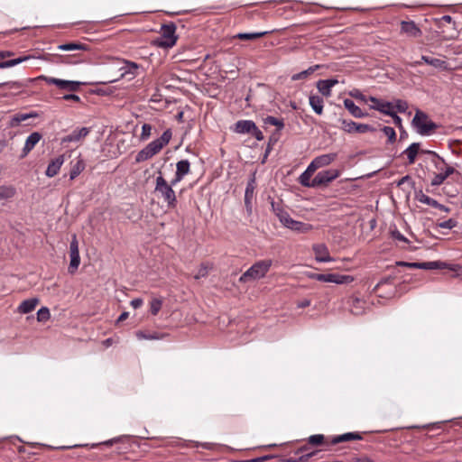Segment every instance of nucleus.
Returning <instances> with one entry per match:
<instances>
[{"instance_id": "obj_1", "label": "nucleus", "mask_w": 462, "mask_h": 462, "mask_svg": "<svg viewBox=\"0 0 462 462\" xmlns=\"http://www.w3.org/2000/svg\"><path fill=\"white\" fill-rule=\"evenodd\" d=\"M172 136L171 129H167L163 132L160 138L148 143L143 149H142L135 157L136 162H142L153 157L159 153L161 150L169 143Z\"/></svg>"}, {"instance_id": "obj_2", "label": "nucleus", "mask_w": 462, "mask_h": 462, "mask_svg": "<svg viewBox=\"0 0 462 462\" xmlns=\"http://www.w3.org/2000/svg\"><path fill=\"white\" fill-rule=\"evenodd\" d=\"M155 182L154 191L161 195L169 208H174L177 205V198L172 189L174 185H171V182L169 184L162 172H159Z\"/></svg>"}, {"instance_id": "obj_3", "label": "nucleus", "mask_w": 462, "mask_h": 462, "mask_svg": "<svg viewBox=\"0 0 462 462\" xmlns=\"http://www.w3.org/2000/svg\"><path fill=\"white\" fill-rule=\"evenodd\" d=\"M272 263V260H261L256 262L240 276L239 282H247L264 277L270 270Z\"/></svg>"}, {"instance_id": "obj_4", "label": "nucleus", "mask_w": 462, "mask_h": 462, "mask_svg": "<svg viewBox=\"0 0 462 462\" xmlns=\"http://www.w3.org/2000/svg\"><path fill=\"white\" fill-rule=\"evenodd\" d=\"M411 125L420 135H429L438 128L437 124L431 121L429 116L420 109L416 110Z\"/></svg>"}, {"instance_id": "obj_5", "label": "nucleus", "mask_w": 462, "mask_h": 462, "mask_svg": "<svg viewBox=\"0 0 462 462\" xmlns=\"http://www.w3.org/2000/svg\"><path fill=\"white\" fill-rule=\"evenodd\" d=\"M176 25L173 23L163 24L161 28V37L158 41V46L162 48H171L176 44L177 36Z\"/></svg>"}, {"instance_id": "obj_6", "label": "nucleus", "mask_w": 462, "mask_h": 462, "mask_svg": "<svg viewBox=\"0 0 462 462\" xmlns=\"http://www.w3.org/2000/svg\"><path fill=\"white\" fill-rule=\"evenodd\" d=\"M38 79L44 80L48 84L55 85L60 89H65L71 92L78 91L79 87L82 85V82L79 81L60 79L43 75L40 76Z\"/></svg>"}, {"instance_id": "obj_7", "label": "nucleus", "mask_w": 462, "mask_h": 462, "mask_svg": "<svg viewBox=\"0 0 462 462\" xmlns=\"http://www.w3.org/2000/svg\"><path fill=\"white\" fill-rule=\"evenodd\" d=\"M339 174V171L335 169L321 171L312 179V186L313 188L327 186L329 182L336 180Z\"/></svg>"}, {"instance_id": "obj_8", "label": "nucleus", "mask_w": 462, "mask_h": 462, "mask_svg": "<svg viewBox=\"0 0 462 462\" xmlns=\"http://www.w3.org/2000/svg\"><path fill=\"white\" fill-rule=\"evenodd\" d=\"M311 278L324 282H333L337 284L348 283L353 282V277L349 275H341L337 273H314Z\"/></svg>"}, {"instance_id": "obj_9", "label": "nucleus", "mask_w": 462, "mask_h": 462, "mask_svg": "<svg viewBox=\"0 0 462 462\" xmlns=\"http://www.w3.org/2000/svg\"><path fill=\"white\" fill-rule=\"evenodd\" d=\"M396 265L404 266L411 269H423V270H435L444 269L447 264L443 262L433 261V262H423V263H408V262H396Z\"/></svg>"}, {"instance_id": "obj_10", "label": "nucleus", "mask_w": 462, "mask_h": 462, "mask_svg": "<svg viewBox=\"0 0 462 462\" xmlns=\"http://www.w3.org/2000/svg\"><path fill=\"white\" fill-rule=\"evenodd\" d=\"M400 32L411 39H417L422 35L421 29L413 21H402L400 23Z\"/></svg>"}, {"instance_id": "obj_11", "label": "nucleus", "mask_w": 462, "mask_h": 462, "mask_svg": "<svg viewBox=\"0 0 462 462\" xmlns=\"http://www.w3.org/2000/svg\"><path fill=\"white\" fill-rule=\"evenodd\" d=\"M190 172V162L189 160H180L176 163V172L171 180V185H176L183 180V178Z\"/></svg>"}, {"instance_id": "obj_12", "label": "nucleus", "mask_w": 462, "mask_h": 462, "mask_svg": "<svg viewBox=\"0 0 462 462\" xmlns=\"http://www.w3.org/2000/svg\"><path fill=\"white\" fill-rule=\"evenodd\" d=\"M336 152H330L315 157L309 164L314 171L332 163L337 159Z\"/></svg>"}, {"instance_id": "obj_13", "label": "nucleus", "mask_w": 462, "mask_h": 462, "mask_svg": "<svg viewBox=\"0 0 462 462\" xmlns=\"http://www.w3.org/2000/svg\"><path fill=\"white\" fill-rule=\"evenodd\" d=\"M369 101L372 103V109L377 110L387 116L392 115V112L393 111V103L378 99L374 97H369Z\"/></svg>"}, {"instance_id": "obj_14", "label": "nucleus", "mask_w": 462, "mask_h": 462, "mask_svg": "<svg viewBox=\"0 0 462 462\" xmlns=\"http://www.w3.org/2000/svg\"><path fill=\"white\" fill-rule=\"evenodd\" d=\"M42 138V134L39 132L32 133L25 140L24 146L22 150V153L20 155L21 158H24L28 155V153L35 147V145L41 141Z\"/></svg>"}, {"instance_id": "obj_15", "label": "nucleus", "mask_w": 462, "mask_h": 462, "mask_svg": "<svg viewBox=\"0 0 462 462\" xmlns=\"http://www.w3.org/2000/svg\"><path fill=\"white\" fill-rule=\"evenodd\" d=\"M312 249L315 254L316 261L320 263H328L333 261V258L330 257L328 249L326 245L317 244L313 245Z\"/></svg>"}, {"instance_id": "obj_16", "label": "nucleus", "mask_w": 462, "mask_h": 462, "mask_svg": "<svg viewBox=\"0 0 462 462\" xmlns=\"http://www.w3.org/2000/svg\"><path fill=\"white\" fill-rule=\"evenodd\" d=\"M422 62H425L430 66H433L437 69H441L444 70L449 69L447 61L436 58H430L429 56L422 55L420 58V60H416L412 64V66H420L422 64Z\"/></svg>"}, {"instance_id": "obj_17", "label": "nucleus", "mask_w": 462, "mask_h": 462, "mask_svg": "<svg viewBox=\"0 0 462 462\" xmlns=\"http://www.w3.org/2000/svg\"><path fill=\"white\" fill-rule=\"evenodd\" d=\"M256 129V125L252 120H239L235 124L234 132L236 134H251L252 130Z\"/></svg>"}, {"instance_id": "obj_18", "label": "nucleus", "mask_w": 462, "mask_h": 462, "mask_svg": "<svg viewBox=\"0 0 462 462\" xmlns=\"http://www.w3.org/2000/svg\"><path fill=\"white\" fill-rule=\"evenodd\" d=\"M90 133V128L81 127L73 130L69 134L63 138L64 143L79 142L85 138Z\"/></svg>"}, {"instance_id": "obj_19", "label": "nucleus", "mask_w": 462, "mask_h": 462, "mask_svg": "<svg viewBox=\"0 0 462 462\" xmlns=\"http://www.w3.org/2000/svg\"><path fill=\"white\" fill-rule=\"evenodd\" d=\"M308 450L309 447L303 446L296 451V454H301L299 457H289L284 459V462H307L310 457H312L319 452L318 450H314L311 452L304 453Z\"/></svg>"}, {"instance_id": "obj_20", "label": "nucleus", "mask_w": 462, "mask_h": 462, "mask_svg": "<svg viewBox=\"0 0 462 462\" xmlns=\"http://www.w3.org/2000/svg\"><path fill=\"white\" fill-rule=\"evenodd\" d=\"M255 187V176L254 174H253L249 181L247 182L245 191V204L248 210L251 209V203L254 195Z\"/></svg>"}, {"instance_id": "obj_21", "label": "nucleus", "mask_w": 462, "mask_h": 462, "mask_svg": "<svg viewBox=\"0 0 462 462\" xmlns=\"http://www.w3.org/2000/svg\"><path fill=\"white\" fill-rule=\"evenodd\" d=\"M63 162H64L63 155H60V156L56 157L54 160H52L49 163V165L46 169V171H45L46 176L51 178V177H54L55 175H57L58 172L60 171V167L62 166Z\"/></svg>"}, {"instance_id": "obj_22", "label": "nucleus", "mask_w": 462, "mask_h": 462, "mask_svg": "<svg viewBox=\"0 0 462 462\" xmlns=\"http://www.w3.org/2000/svg\"><path fill=\"white\" fill-rule=\"evenodd\" d=\"M361 439H363V437L359 432H347V433H344V434L333 437V439H331V441L329 443L331 445H336L340 442L361 440Z\"/></svg>"}, {"instance_id": "obj_23", "label": "nucleus", "mask_w": 462, "mask_h": 462, "mask_svg": "<svg viewBox=\"0 0 462 462\" xmlns=\"http://www.w3.org/2000/svg\"><path fill=\"white\" fill-rule=\"evenodd\" d=\"M38 116V114L36 112H31V113H19L14 115L9 121V126L10 127H16L18 126L22 122L26 121L30 118H35Z\"/></svg>"}, {"instance_id": "obj_24", "label": "nucleus", "mask_w": 462, "mask_h": 462, "mask_svg": "<svg viewBox=\"0 0 462 462\" xmlns=\"http://www.w3.org/2000/svg\"><path fill=\"white\" fill-rule=\"evenodd\" d=\"M345 107L349 111V113L356 118H363L366 116L362 109L357 106L355 102L349 98H346L344 100Z\"/></svg>"}, {"instance_id": "obj_25", "label": "nucleus", "mask_w": 462, "mask_h": 462, "mask_svg": "<svg viewBox=\"0 0 462 462\" xmlns=\"http://www.w3.org/2000/svg\"><path fill=\"white\" fill-rule=\"evenodd\" d=\"M287 228H290L291 230L304 234V233H308L310 230H312L313 226H312V225H310L309 223H304V222L291 219V221Z\"/></svg>"}, {"instance_id": "obj_26", "label": "nucleus", "mask_w": 462, "mask_h": 462, "mask_svg": "<svg viewBox=\"0 0 462 462\" xmlns=\"http://www.w3.org/2000/svg\"><path fill=\"white\" fill-rule=\"evenodd\" d=\"M38 303L39 300L37 298L25 300L19 305L18 311L23 314L30 313L35 309Z\"/></svg>"}, {"instance_id": "obj_27", "label": "nucleus", "mask_w": 462, "mask_h": 462, "mask_svg": "<svg viewBox=\"0 0 462 462\" xmlns=\"http://www.w3.org/2000/svg\"><path fill=\"white\" fill-rule=\"evenodd\" d=\"M316 171L313 170L310 165L307 169L300 175L299 181L300 183L308 188H313L311 177Z\"/></svg>"}, {"instance_id": "obj_28", "label": "nucleus", "mask_w": 462, "mask_h": 462, "mask_svg": "<svg viewBox=\"0 0 462 462\" xmlns=\"http://www.w3.org/2000/svg\"><path fill=\"white\" fill-rule=\"evenodd\" d=\"M309 103L316 114L321 115L323 113L324 101L321 97L311 95L309 98Z\"/></svg>"}, {"instance_id": "obj_29", "label": "nucleus", "mask_w": 462, "mask_h": 462, "mask_svg": "<svg viewBox=\"0 0 462 462\" xmlns=\"http://www.w3.org/2000/svg\"><path fill=\"white\" fill-rule=\"evenodd\" d=\"M86 168V163L83 159L77 158L76 162L72 164L69 171V179L75 180Z\"/></svg>"}, {"instance_id": "obj_30", "label": "nucleus", "mask_w": 462, "mask_h": 462, "mask_svg": "<svg viewBox=\"0 0 462 462\" xmlns=\"http://www.w3.org/2000/svg\"><path fill=\"white\" fill-rule=\"evenodd\" d=\"M34 58L32 55H23L13 60L0 61V69L11 68Z\"/></svg>"}, {"instance_id": "obj_31", "label": "nucleus", "mask_w": 462, "mask_h": 462, "mask_svg": "<svg viewBox=\"0 0 462 462\" xmlns=\"http://www.w3.org/2000/svg\"><path fill=\"white\" fill-rule=\"evenodd\" d=\"M58 50L64 51H87L88 50V45L79 42H68L64 44H60L58 46Z\"/></svg>"}, {"instance_id": "obj_32", "label": "nucleus", "mask_w": 462, "mask_h": 462, "mask_svg": "<svg viewBox=\"0 0 462 462\" xmlns=\"http://www.w3.org/2000/svg\"><path fill=\"white\" fill-rule=\"evenodd\" d=\"M420 150L419 143H412L407 149L403 151V154L407 155L410 164L414 163L416 156Z\"/></svg>"}, {"instance_id": "obj_33", "label": "nucleus", "mask_w": 462, "mask_h": 462, "mask_svg": "<svg viewBox=\"0 0 462 462\" xmlns=\"http://www.w3.org/2000/svg\"><path fill=\"white\" fill-rule=\"evenodd\" d=\"M268 32H239L234 36L235 39L242 41H254L266 35Z\"/></svg>"}, {"instance_id": "obj_34", "label": "nucleus", "mask_w": 462, "mask_h": 462, "mask_svg": "<svg viewBox=\"0 0 462 462\" xmlns=\"http://www.w3.org/2000/svg\"><path fill=\"white\" fill-rule=\"evenodd\" d=\"M70 263L69 266V273H74L79 268L80 263L79 251H69Z\"/></svg>"}, {"instance_id": "obj_35", "label": "nucleus", "mask_w": 462, "mask_h": 462, "mask_svg": "<svg viewBox=\"0 0 462 462\" xmlns=\"http://www.w3.org/2000/svg\"><path fill=\"white\" fill-rule=\"evenodd\" d=\"M213 268V264L209 263H202L196 274L194 275V279L199 280L201 278H205L208 276V272Z\"/></svg>"}, {"instance_id": "obj_36", "label": "nucleus", "mask_w": 462, "mask_h": 462, "mask_svg": "<svg viewBox=\"0 0 462 462\" xmlns=\"http://www.w3.org/2000/svg\"><path fill=\"white\" fill-rule=\"evenodd\" d=\"M263 124L265 125H271L277 127L278 131H281L284 128V122L282 118H277L272 116H268L265 118H263Z\"/></svg>"}, {"instance_id": "obj_37", "label": "nucleus", "mask_w": 462, "mask_h": 462, "mask_svg": "<svg viewBox=\"0 0 462 462\" xmlns=\"http://www.w3.org/2000/svg\"><path fill=\"white\" fill-rule=\"evenodd\" d=\"M415 198L419 202L429 205L432 208L438 206V201L436 199L425 195L422 191L416 193Z\"/></svg>"}, {"instance_id": "obj_38", "label": "nucleus", "mask_w": 462, "mask_h": 462, "mask_svg": "<svg viewBox=\"0 0 462 462\" xmlns=\"http://www.w3.org/2000/svg\"><path fill=\"white\" fill-rule=\"evenodd\" d=\"M15 194V189L12 186H0V200L13 198Z\"/></svg>"}, {"instance_id": "obj_39", "label": "nucleus", "mask_w": 462, "mask_h": 462, "mask_svg": "<svg viewBox=\"0 0 462 462\" xmlns=\"http://www.w3.org/2000/svg\"><path fill=\"white\" fill-rule=\"evenodd\" d=\"M317 88L323 96H331V88L328 86L327 82H324V79H320L317 82Z\"/></svg>"}, {"instance_id": "obj_40", "label": "nucleus", "mask_w": 462, "mask_h": 462, "mask_svg": "<svg viewBox=\"0 0 462 462\" xmlns=\"http://www.w3.org/2000/svg\"><path fill=\"white\" fill-rule=\"evenodd\" d=\"M339 121L341 122V128L346 132V133H349V134H352V133H356V123L354 122V121H347V120H345V119H339Z\"/></svg>"}, {"instance_id": "obj_41", "label": "nucleus", "mask_w": 462, "mask_h": 462, "mask_svg": "<svg viewBox=\"0 0 462 462\" xmlns=\"http://www.w3.org/2000/svg\"><path fill=\"white\" fill-rule=\"evenodd\" d=\"M125 66L122 68V69H124L125 72L122 73L121 76H124V74H125V73H131V74L134 75L136 73V70L139 68V65L133 61L125 60Z\"/></svg>"}, {"instance_id": "obj_42", "label": "nucleus", "mask_w": 462, "mask_h": 462, "mask_svg": "<svg viewBox=\"0 0 462 462\" xmlns=\"http://www.w3.org/2000/svg\"><path fill=\"white\" fill-rule=\"evenodd\" d=\"M325 437L322 434L311 435L308 439V444L311 446H319L324 444Z\"/></svg>"}, {"instance_id": "obj_43", "label": "nucleus", "mask_w": 462, "mask_h": 462, "mask_svg": "<svg viewBox=\"0 0 462 462\" xmlns=\"http://www.w3.org/2000/svg\"><path fill=\"white\" fill-rule=\"evenodd\" d=\"M162 306V300L160 299H152L150 302V311L152 315H157Z\"/></svg>"}, {"instance_id": "obj_44", "label": "nucleus", "mask_w": 462, "mask_h": 462, "mask_svg": "<svg viewBox=\"0 0 462 462\" xmlns=\"http://www.w3.org/2000/svg\"><path fill=\"white\" fill-rule=\"evenodd\" d=\"M50 310L46 307H42L37 311V320L39 322L47 321L50 319Z\"/></svg>"}, {"instance_id": "obj_45", "label": "nucleus", "mask_w": 462, "mask_h": 462, "mask_svg": "<svg viewBox=\"0 0 462 462\" xmlns=\"http://www.w3.org/2000/svg\"><path fill=\"white\" fill-rule=\"evenodd\" d=\"M383 133L387 136L388 142L393 143L396 140L395 130L391 126H383L382 129Z\"/></svg>"}, {"instance_id": "obj_46", "label": "nucleus", "mask_w": 462, "mask_h": 462, "mask_svg": "<svg viewBox=\"0 0 462 462\" xmlns=\"http://www.w3.org/2000/svg\"><path fill=\"white\" fill-rule=\"evenodd\" d=\"M277 217L279 218L280 222L285 226V227H288L291 221V216L289 215V213L286 211V210H282V211H280V213L278 214Z\"/></svg>"}, {"instance_id": "obj_47", "label": "nucleus", "mask_w": 462, "mask_h": 462, "mask_svg": "<svg viewBox=\"0 0 462 462\" xmlns=\"http://www.w3.org/2000/svg\"><path fill=\"white\" fill-rule=\"evenodd\" d=\"M152 127L149 124H143L142 126V133L140 135V139L144 141L147 140L152 135Z\"/></svg>"}, {"instance_id": "obj_48", "label": "nucleus", "mask_w": 462, "mask_h": 462, "mask_svg": "<svg viewBox=\"0 0 462 462\" xmlns=\"http://www.w3.org/2000/svg\"><path fill=\"white\" fill-rule=\"evenodd\" d=\"M408 107V103L402 99L395 100V103L393 104V109L396 108L399 113H405Z\"/></svg>"}, {"instance_id": "obj_49", "label": "nucleus", "mask_w": 462, "mask_h": 462, "mask_svg": "<svg viewBox=\"0 0 462 462\" xmlns=\"http://www.w3.org/2000/svg\"><path fill=\"white\" fill-rule=\"evenodd\" d=\"M135 336L139 340H142V339L152 340V339L159 338V337L156 334H145L143 331H141V330L136 331Z\"/></svg>"}, {"instance_id": "obj_50", "label": "nucleus", "mask_w": 462, "mask_h": 462, "mask_svg": "<svg viewBox=\"0 0 462 462\" xmlns=\"http://www.w3.org/2000/svg\"><path fill=\"white\" fill-rule=\"evenodd\" d=\"M374 130V127L369 125L356 123V133L364 134Z\"/></svg>"}, {"instance_id": "obj_51", "label": "nucleus", "mask_w": 462, "mask_h": 462, "mask_svg": "<svg viewBox=\"0 0 462 462\" xmlns=\"http://www.w3.org/2000/svg\"><path fill=\"white\" fill-rule=\"evenodd\" d=\"M438 226L440 228L452 229L457 226V221L452 218H449L446 221L439 223Z\"/></svg>"}, {"instance_id": "obj_52", "label": "nucleus", "mask_w": 462, "mask_h": 462, "mask_svg": "<svg viewBox=\"0 0 462 462\" xmlns=\"http://www.w3.org/2000/svg\"><path fill=\"white\" fill-rule=\"evenodd\" d=\"M2 87H8L9 88L19 89L24 87V85L19 81H8L0 83V88Z\"/></svg>"}, {"instance_id": "obj_53", "label": "nucleus", "mask_w": 462, "mask_h": 462, "mask_svg": "<svg viewBox=\"0 0 462 462\" xmlns=\"http://www.w3.org/2000/svg\"><path fill=\"white\" fill-rule=\"evenodd\" d=\"M446 179L447 178H446V176H445V174L443 172L438 173L432 179L431 185L432 186H439V185L442 184Z\"/></svg>"}, {"instance_id": "obj_54", "label": "nucleus", "mask_w": 462, "mask_h": 462, "mask_svg": "<svg viewBox=\"0 0 462 462\" xmlns=\"http://www.w3.org/2000/svg\"><path fill=\"white\" fill-rule=\"evenodd\" d=\"M391 236L393 239L399 240L401 242H409L408 239L396 228L391 231Z\"/></svg>"}, {"instance_id": "obj_55", "label": "nucleus", "mask_w": 462, "mask_h": 462, "mask_svg": "<svg viewBox=\"0 0 462 462\" xmlns=\"http://www.w3.org/2000/svg\"><path fill=\"white\" fill-rule=\"evenodd\" d=\"M349 95L352 97L362 100L364 102H367L369 100V98L367 99L365 95H363L358 89H354V90L350 91Z\"/></svg>"}, {"instance_id": "obj_56", "label": "nucleus", "mask_w": 462, "mask_h": 462, "mask_svg": "<svg viewBox=\"0 0 462 462\" xmlns=\"http://www.w3.org/2000/svg\"><path fill=\"white\" fill-rule=\"evenodd\" d=\"M393 119L394 125L400 129L402 130V118L396 114V112L393 111L392 115H389Z\"/></svg>"}, {"instance_id": "obj_57", "label": "nucleus", "mask_w": 462, "mask_h": 462, "mask_svg": "<svg viewBox=\"0 0 462 462\" xmlns=\"http://www.w3.org/2000/svg\"><path fill=\"white\" fill-rule=\"evenodd\" d=\"M69 251H75V252L79 251V242H78L76 235H73V236H72V240L69 245Z\"/></svg>"}, {"instance_id": "obj_58", "label": "nucleus", "mask_w": 462, "mask_h": 462, "mask_svg": "<svg viewBox=\"0 0 462 462\" xmlns=\"http://www.w3.org/2000/svg\"><path fill=\"white\" fill-rule=\"evenodd\" d=\"M250 134H252L258 141H262L264 138L263 133L257 126L255 130H252Z\"/></svg>"}, {"instance_id": "obj_59", "label": "nucleus", "mask_w": 462, "mask_h": 462, "mask_svg": "<svg viewBox=\"0 0 462 462\" xmlns=\"http://www.w3.org/2000/svg\"><path fill=\"white\" fill-rule=\"evenodd\" d=\"M271 206H272V210L275 214L276 217L278 216L280 211L283 210V208L280 206V204L274 202L273 200L271 202Z\"/></svg>"}, {"instance_id": "obj_60", "label": "nucleus", "mask_w": 462, "mask_h": 462, "mask_svg": "<svg viewBox=\"0 0 462 462\" xmlns=\"http://www.w3.org/2000/svg\"><path fill=\"white\" fill-rule=\"evenodd\" d=\"M143 301L142 299L136 298V299H134V300H131L130 305L134 309H138V308H140L143 305Z\"/></svg>"}, {"instance_id": "obj_61", "label": "nucleus", "mask_w": 462, "mask_h": 462, "mask_svg": "<svg viewBox=\"0 0 462 462\" xmlns=\"http://www.w3.org/2000/svg\"><path fill=\"white\" fill-rule=\"evenodd\" d=\"M308 77V71H301L300 73H297V74H294L292 77H291V79L292 80H300V79H305Z\"/></svg>"}, {"instance_id": "obj_62", "label": "nucleus", "mask_w": 462, "mask_h": 462, "mask_svg": "<svg viewBox=\"0 0 462 462\" xmlns=\"http://www.w3.org/2000/svg\"><path fill=\"white\" fill-rule=\"evenodd\" d=\"M310 303H311L310 300L304 299V300L297 302V307L300 309H303V308L309 307L310 305Z\"/></svg>"}, {"instance_id": "obj_63", "label": "nucleus", "mask_w": 462, "mask_h": 462, "mask_svg": "<svg viewBox=\"0 0 462 462\" xmlns=\"http://www.w3.org/2000/svg\"><path fill=\"white\" fill-rule=\"evenodd\" d=\"M355 462H374L372 458L367 456H362L359 457H356L354 459Z\"/></svg>"}, {"instance_id": "obj_64", "label": "nucleus", "mask_w": 462, "mask_h": 462, "mask_svg": "<svg viewBox=\"0 0 462 462\" xmlns=\"http://www.w3.org/2000/svg\"><path fill=\"white\" fill-rule=\"evenodd\" d=\"M268 458H269L268 456H263V457L253 458V459H250V460H246L245 462H262V461L267 460Z\"/></svg>"}]
</instances>
